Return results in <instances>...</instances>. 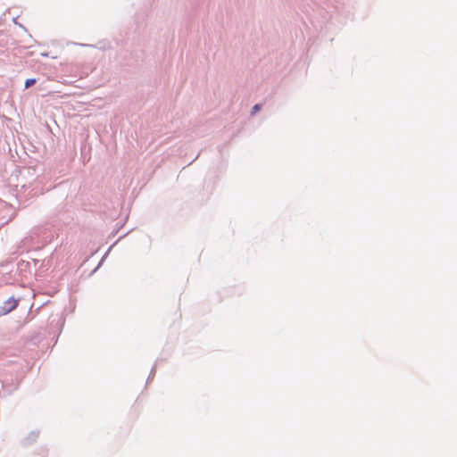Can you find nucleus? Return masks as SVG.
<instances>
[{
  "label": "nucleus",
  "mask_w": 457,
  "mask_h": 457,
  "mask_svg": "<svg viewBox=\"0 0 457 457\" xmlns=\"http://www.w3.org/2000/svg\"><path fill=\"white\" fill-rule=\"evenodd\" d=\"M84 46H89V47H95L94 45H90V44H87V45H83Z\"/></svg>",
  "instance_id": "obj_9"
},
{
  "label": "nucleus",
  "mask_w": 457,
  "mask_h": 457,
  "mask_svg": "<svg viewBox=\"0 0 457 457\" xmlns=\"http://www.w3.org/2000/svg\"><path fill=\"white\" fill-rule=\"evenodd\" d=\"M155 372H156V366L154 365V366L152 368V370H151V371H150V374H149V376H148V378H147V379H146V384H148V383L153 379V378H154V375H155Z\"/></svg>",
  "instance_id": "obj_5"
},
{
  "label": "nucleus",
  "mask_w": 457,
  "mask_h": 457,
  "mask_svg": "<svg viewBox=\"0 0 457 457\" xmlns=\"http://www.w3.org/2000/svg\"><path fill=\"white\" fill-rule=\"evenodd\" d=\"M12 21H13V23H14L15 25L19 26L20 28H21L22 29H24L25 31H27V29H26L22 24L19 23V21H18V17H14V18L12 19Z\"/></svg>",
  "instance_id": "obj_7"
},
{
  "label": "nucleus",
  "mask_w": 457,
  "mask_h": 457,
  "mask_svg": "<svg viewBox=\"0 0 457 457\" xmlns=\"http://www.w3.org/2000/svg\"><path fill=\"white\" fill-rule=\"evenodd\" d=\"M39 436V431L38 430H33L30 431L23 439H22V445L24 446H29L33 445Z\"/></svg>",
  "instance_id": "obj_2"
},
{
  "label": "nucleus",
  "mask_w": 457,
  "mask_h": 457,
  "mask_svg": "<svg viewBox=\"0 0 457 457\" xmlns=\"http://www.w3.org/2000/svg\"><path fill=\"white\" fill-rule=\"evenodd\" d=\"M37 83V79L36 78H29V79H27L25 80V84H24V87L27 89V88H29L30 87H32L34 84Z\"/></svg>",
  "instance_id": "obj_4"
},
{
  "label": "nucleus",
  "mask_w": 457,
  "mask_h": 457,
  "mask_svg": "<svg viewBox=\"0 0 457 457\" xmlns=\"http://www.w3.org/2000/svg\"><path fill=\"white\" fill-rule=\"evenodd\" d=\"M260 110H261V104H257L253 105V107L252 108L251 114L254 115Z\"/></svg>",
  "instance_id": "obj_6"
},
{
  "label": "nucleus",
  "mask_w": 457,
  "mask_h": 457,
  "mask_svg": "<svg viewBox=\"0 0 457 457\" xmlns=\"http://www.w3.org/2000/svg\"><path fill=\"white\" fill-rule=\"evenodd\" d=\"M41 55L46 57V56H48V54L43 53Z\"/></svg>",
  "instance_id": "obj_10"
},
{
  "label": "nucleus",
  "mask_w": 457,
  "mask_h": 457,
  "mask_svg": "<svg viewBox=\"0 0 457 457\" xmlns=\"http://www.w3.org/2000/svg\"><path fill=\"white\" fill-rule=\"evenodd\" d=\"M98 48H100V49H104V48H105V46H98Z\"/></svg>",
  "instance_id": "obj_11"
},
{
  "label": "nucleus",
  "mask_w": 457,
  "mask_h": 457,
  "mask_svg": "<svg viewBox=\"0 0 457 457\" xmlns=\"http://www.w3.org/2000/svg\"><path fill=\"white\" fill-rule=\"evenodd\" d=\"M125 236H126V234H125V235H123V236H121V237H119V239H118V240H117L113 245H112L109 247V249L107 250V252L105 253V254L102 257V259H101V261L99 262V263H98V265L96 266V269L91 272V275H92V274H94V273H95V272L99 269V267L102 265L103 262L104 261L105 257L107 256V254L109 253V252L112 250V247L117 244V242H118L119 240H120L121 238H123Z\"/></svg>",
  "instance_id": "obj_3"
},
{
  "label": "nucleus",
  "mask_w": 457,
  "mask_h": 457,
  "mask_svg": "<svg viewBox=\"0 0 457 457\" xmlns=\"http://www.w3.org/2000/svg\"><path fill=\"white\" fill-rule=\"evenodd\" d=\"M41 451H42V454L40 455V457H47L46 449L42 448Z\"/></svg>",
  "instance_id": "obj_8"
},
{
  "label": "nucleus",
  "mask_w": 457,
  "mask_h": 457,
  "mask_svg": "<svg viewBox=\"0 0 457 457\" xmlns=\"http://www.w3.org/2000/svg\"><path fill=\"white\" fill-rule=\"evenodd\" d=\"M20 298H14L13 296L9 297L0 306V316L6 315L15 310L19 304Z\"/></svg>",
  "instance_id": "obj_1"
}]
</instances>
